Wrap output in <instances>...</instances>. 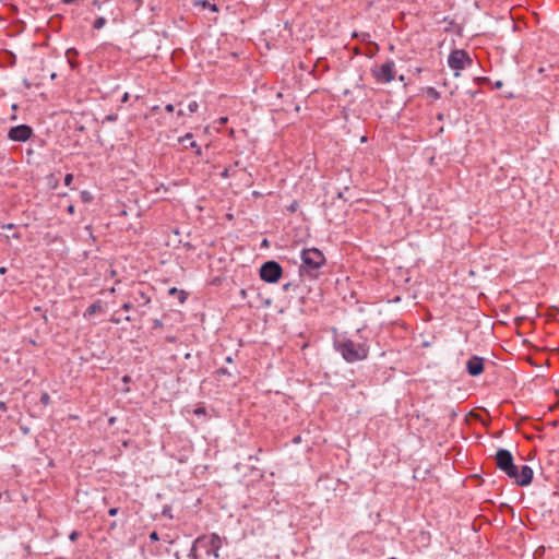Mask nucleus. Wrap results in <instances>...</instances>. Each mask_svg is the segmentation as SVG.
I'll return each instance as SVG.
<instances>
[{"mask_svg":"<svg viewBox=\"0 0 559 559\" xmlns=\"http://www.w3.org/2000/svg\"><path fill=\"white\" fill-rule=\"evenodd\" d=\"M495 460L497 467L509 478L513 479L518 486L524 487L532 483L533 469L528 465H522L519 471L509 450L499 449L496 453Z\"/></svg>","mask_w":559,"mask_h":559,"instance_id":"obj_1","label":"nucleus"},{"mask_svg":"<svg viewBox=\"0 0 559 559\" xmlns=\"http://www.w3.org/2000/svg\"><path fill=\"white\" fill-rule=\"evenodd\" d=\"M336 352L341 354L346 362L353 364L368 357L369 347L365 343H356L350 338H337L334 342Z\"/></svg>","mask_w":559,"mask_h":559,"instance_id":"obj_2","label":"nucleus"},{"mask_svg":"<svg viewBox=\"0 0 559 559\" xmlns=\"http://www.w3.org/2000/svg\"><path fill=\"white\" fill-rule=\"evenodd\" d=\"M300 258V275L312 280L317 278L320 274V269L325 264V257L323 253L317 248H308L301 251Z\"/></svg>","mask_w":559,"mask_h":559,"instance_id":"obj_3","label":"nucleus"},{"mask_svg":"<svg viewBox=\"0 0 559 559\" xmlns=\"http://www.w3.org/2000/svg\"><path fill=\"white\" fill-rule=\"evenodd\" d=\"M195 539L197 546L200 547L201 552L204 555V559L210 556L216 559L219 558V549L222 548L223 540L216 533L201 535Z\"/></svg>","mask_w":559,"mask_h":559,"instance_id":"obj_4","label":"nucleus"},{"mask_svg":"<svg viewBox=\"0 0 559 559\" xmlns=\"http://www.w3.org/2000/svg\"><path fill=\"white\" fill-rule=\"evenodd\" d=\"M448 64L455 71L454 75L459 76L461 70L472 64V59L465 50L455 49L449 55Z\"/></svg>","mask_w":559,"mask_h":559,"instance_id":"obj_5","label":"nucleus"},{"mask_svg":"<svg viewBox=\"0 0 559 559\" xmlns=\"http://www.w3.org/2000/svg\"><path fill=\"white\" fill-rule=\"evenodd\" d=\"M371 74L378 83L388 84L395 78V63L393 60H388L380 67H373Z\"/></svg>","mask_w":559,"mask_h":559,"instance_id":"obj_6","label":"nucleus"},{"mask_svg":"<svg viewBox=\"0 0 559 559\" xmlns=\"http://www.w3.org/2000/svg\"><path fill=\"white\" fill-rule=\"evenodd\" d=\"M282 274L283 269L276 261H267L260 267V277L266 283H277Z\"/></svg>","mask_w":559,"mask_h":559,"instance_id":"obj_7","label":"nucleus"},{"mask_svg":"<svg viewBox=\"0 0 559 559\" xmlns=\"http://www.w3.org/2000/svg\"><path fill=\"white\" fill-rule=\"evenodd\" d=\"M131 297L135 304V310L140 313V316H144L146 313L145 308L151 304V296L147 290H144L142 286L135 287Z\"/></svg>","mask_w":559,"mask_h":559,"instance_id":"obj_8","label":"nucleus"},{"mask_svg":"<svg viewBox=\"0 0 559 559\" xmlns=\"http://www.w3.org/2000/svg\"><path fill=\"white\" fill-rule=\"evenodd\" d=\"M33 135V129L27 124L12 127L8 132V139L14 142H26Z\"/></svg>","mask_w":559,"mask_h":559,"instance_id":"obj_9","label":"nucleus"},{"mask_svg":"<svg viewBox=\"0 0 559 559\" xmlns=\"http://www.w3.org/2000/svg\"><path fill=\"white\" fill-rule=\"evenodd\" d=\"M467 372L473 376H479L484 371V359L478 356H472L466 362Z\"/></svg>","mask_w":559,"mask_h":559,"instance_id":"obj_10","label":"nucleus"},{"mask_svg":"<svg viewBox=\"0 0 559 559\" xmlns=\"http://www.w3.org/2000/svg\"><path fill=\"white\" fill-rule=\"evenodd\" d=\"M193 135L192 133H187L186 135L179 138V142L185 144L186 142H189V145H186V147H191L195 150L197 155H201L202 151L201 147L197 144L195 141L192 140Z\"/></svg>","mask_w":559,"mask_h":559,"instance_id":"obj_11","label":"nucleus"},{"mask_svg":"<svg viewBox=\"0 0 559 559\" xmlns=\"http://www.w3.org/2000/svg\"><path fill=\"white\" fill-rule=\"evenodd\" d=\"M189 559H204V555L201 552L200 547L197 546V539L192 543L190 551L188 554Z\"/></svg>","mask_w":559,"mask_h":559,"instance_id":"obj_12","label":"nucleus"},{"mask_svg":"<svg viewBox=\"0 0 559 559\" xmlns=\"http://www.w3.org/2000/svg\"><path fill=\"white\" fill-rule=\"evenodd\" d=\"M102 309H103V307H102L100 301H96V302L92 304L91 306H88V308L84 312V317L90 318V317L100 312Z\"/></svg>","mask_w":559,"mask_h":559,"instance_id":"obj_13","label":"nucleus"},{"mask_svg":"<svg viewBox=\"0 0 559 559\" xmlns=\"http://www.w3.org/2000/svg\"><path fill=\"white\" fill-rule=\"evenodd\" d=\"M168 294L170 296H177L180 304H183L187 300V298H188V294L185 290H180V289H178L176 287H171L168 290Z\"/></svg>","mask_w":559,"mask_h":559,"instance_id":"obj_14","label":"nucleus"},{"mask_svg":"<svg viewBox=\"0 0 559 559\" xmlns=\"http://www.w3.org/2000/svg\"><path fill=\"white\" fill-rule=\"evenodd\" d=\"M426 94L429 98L437 100L440 98V93L432 86L426 88Z\"/></svg>","mask_w":559,"mask_h":559,"instance_id":"obj_15","label":"nucleus"},{"mask_svg":"<svg viewBox=\"0 0 559 559\" xmlns=\"http://www.w3.org/2000/svg\"><path fill=\"white\" fill-rule=\"evenodd\" d=\"M106 25V19L104 16H99L97 17L94 23H93V27L95 29H102L104 26Z\"/></svg>","mask_w":559,"mask_h":559,"instance_id":"obj_16","label":"nucleus"},{"mask_svg":"<svg viewBox=\"0 0 559 559\" xmlns=\"http://www.w3.org/2000/svg\"><path fill=\"white\" fill-rule=\"evenodd\" d=\"M200 4L202 5V8H204V9H209V10H211V11H213V12H217V11H218L217 5H216V4H214V3H211V2H210V1H207V0L201 1V2H200Z\"/></svg>","mask_w":559,"mask_h":559,"instance_id":"obj_17","label":"nucleus"},{"mask_svg":"<svg viewBox=\"0 0 559 559\" xmlns=\"http://www.w3.org/2000/svg\"><path fill=\"white\" fill-rule=\"evenodd\" d=\"M80 198L84 203H90L93 200V195L90 191H81Z\"/></svg>","mask_w":559,"mask_h":559,"instance_id":"obj_18","label":"nucleus"},{"mask_svg":"<svg viewBox=\"0 0 559 559\" xmlns=\"http://www.w3.org/2000/svg\"><path fill=\"white\" fill-rule=\"evenodd\" d=\"M199 109V104L195 100H192L188 104V111L189 114H194Z\"/></svg>","mask_w":559,"mask_h":559,"instance_id":"obj_19","label":"nucleus"},{"mask_svg":"<svg viewBox=\"0 0 559 559\" xmlns=\"http://www.w3.org/2000/svg\"><path fill=\"white\" fill-rule=\"evenodd\" d=\"M40 403L44 405V406H47L50 404V395L48 393H43L40 395Z\"/></svg>","mask_w":559,"mask_h":559,"instance_id":"obj_20","label":"nucleus"},{"mask_svg":"<svg viewBox=\"0 0 559 559\" xmlns=\"http://www.w3.org/2000/svg\"><path fill=\"white\" fill-rule=\"evenodd\" d=\"M72 181H73V175L72 174H67L66 177H64V185L67 187H70Z\"/></svg>","mask_w":559,"mask_h":559,"instance_id":"obj_21","label":"nucleus"},{"mask_svg":"<svg viewBox=\"0 0 559 559\" xmlns=\"http://www.w3.org/2000/svg\"><path fill=\"white\" fill-rule=\"evenodd\" d=\"M133 308H134L133 304H132V302H129V301H128V302H124V304L122 305V309H123L124 311H130V310H131V309H133Z\"/></svg>","mask_w":559,"mask_h":559,"instance_id":"obj_22","label":"nucleus"},{"mask_svg":"<svg viewBox=\"0 0 559 559\" xmlns=\"http://www.w3.org/2000/svg\"><path fill=\"white\" fill-rule=\"evenodd\" d=\"M150 539H151L152 542H157V540L159 539V536H158L157 532H155V531H154V532H152V533L150 534Z\"/></svg>","mask_w":559,"mask_h":559,"instance_id":"obj_23","label":"nucleus"},{"mask_svg":"<svg viewBox=\"0 0 559 559\" xmlns=\"http://www.w3.org/2000/svg\"><path fill=\"white\" fill-rule=\"evenodd\" d=\"M118 511H119V510H118V508H110V509L108 510V514H109L110 516H115V515H117Z\"/></svg>","mask_w":559,"mask_h":559,"instance_id":"obj_24","label":"nucleus"},{"mask_svg":"<svg viewBox=\"0 0 559 559\" xmlns=\"http://www.w3.org/2000/svg\"><path fill=\"white\" fill-rule=\"evenodd\" d=\"M129 97H130L129 93H128V92H126V93L122 95V97H121V103H127V102L129 100Z\"/></svg>","mask_w":559,"mask_h":559,"instance_id":"obj_25","label":"nucleus"},{"mask_svg":"<svg viewBox=\"0 0 559 559\" xmlns=\"http://www.w3.org/2000/svg\"><path fill=\"white\" fill-rule=\"evenodd\" d=\"M165 109L168 112H173L174 111V105L173 104H168V105L165 106Z\"/></svg>","mask_w":559,"mask_h":559,"instance_id":"obj_26","label":"nucleus"},{"mask_svg":"<svg viewBox=\"0 0 559 559\" xmlns=\"http://www.w3.org/2000/svg\"><path fill=\"white\" fill-rule=\"evenodd\" d=\"M67 211H68V213H69V214H71V215H72V214H74V211H75L74 205L70 204V205L68 206Z\"/></svg>","mask_w":559,"mask_h":559,"instance_id":"obj_27","label":"nucleus"},{"mask_svg":"<svg viewBox=\"0 0 559 559\" xmlns=\"http://www.w3.org/2000/svg\"><path fill=\"white\" fill-rule=\"evenodd\" d=\"M8 407L4 402H0V412H7Z\"/></svg>","mask_w":559,"mask_h":559,"instance_id":"obj_28","label":"nucleus"},{"mask_svg":"<svg viewBox=\"0 0 559 559\" xmlns=\"http://www.w3.org/2000/svg\"><path fill=\"white\" fill-rule=\"evenodd\" d=\"M227 121H228V118H227V117H221V118L218 119L219 124H225Z\"/></svg>","mask_w":559,"mask_h":559,"instance_id":"obj_29","label":"nucleus"},{"mask_svg":"<svg viewBox=\"0 0 559 559\" xmlns=\"http://www.w3.org/2000/svg\"><path fill=\"white\" fill-rule=\"evenodd\" d=\"M163 325L162 321L160 320H155L154 321V328H160Z\"/></svg>","mask_w":559,"mask_h":559,"instance_id":"obj_30","label":"nucleus"},{"mask_svg":"<svg viewBox=\"0 0 559 559\" xmlns=\"http://www.w3.org/2000/svg\"><path fill=\"white\" fill-rule=\"evenodd\" d=\"M110 321H111L112 323H115V324H119V323H120V320H119V319H117V318H115V317H112V318L110 319Z\"/></svg>","mask_w":559,"mask_h":559,"instance_id":"obj_31","label":"nucleus"},{"mask_svg":"<svg viewBox=\"0 0 559 559\" xmlns=\"http://www.w3.org/2000/svg\"><path fill=\"white\" fill-rule=\"evenodd\" d=\"M78 536V533L76 532H72L71 535H70V539L71 540H74Z\"/></svg>","mask_w":559,"mask_h":559,"instance_id":"obj_32","label":"nucleus"},{"mask_svg":"<svg viewBox=\"0 0 559 559\" xmlns=\"http://www.w3.org/2000/svg\"><path fill=\"white\" fill-rule=\"evenodd\" d=\"M501 86H502V82H501V81H497V82L495 83V87H496V88H500Z\"/></svg>","mask_w":559,"mask_h":559,"instance_id":"obj_33","label":"nucleus"},{"mask_svg":"<svg viewBox=\"0 0 559 559\" xmlns=\"http://www.w3.org/2000/svg\"><path fill=\"white\" fill-rule=\"evenodd\" d=\"M367 38H369V34L364 33V34L361 35V39H362V40H367Z\"/></svg>","mask_w":559,"mask_h":559,"instance_id":"obj_34","label":"nucleus"},{"mask_svg":"<svg viewBox=\"0 0 559 559\" xmlns=\"http://www.w3.org/2000/svg\"><path fill=\"white\" fill-rule=\"evenodd\" d=\"M107 119L110 120V121H115L117 119V117L111 115V116H108Z\"/></svg>","mask_w":559,"mask_h":559,"instance_id":"obj_35","label":"nucleus"},{"mask_svg":"<svg viewBox=\"0 0 559 559\" xmlns=\"http://www.w3.org/2000/svg\"><path fill=\"white\" fill-rule=\"evenodd\" d=\"M421 535H423V537H425L427 540H429V538H430V537H429V534H428V533L423 532V533H421Z\"/></svg>","mask_w":559,"mask_h":559,"instance_id":"obj_36","label":"nucleus"},{"mask_svg":"<svg viewBox=\"0 0 559 559\" xmlns=\"http://www.w3.org/2000/svg\"><path fill=\"white\" fill-rule=\"evenodd\" d=\"M177 115H178L179 117H181V116H183V115H185V112H183L182 110H178Z\"/></svg>","mask_w":559,"mask_h":559,"instance_id":"obj_37","label":"nucleus"},{"mask_svg":"<svg viewBox=\"0 0 559 559\" xmlns=\"http://www.w3.org/2000/svg\"><path fill=\"white\" fill-rule=\"evenodd\" d=\"M126 321L131 322L132 318L128 316V317H126Z\"/></svg>","mask_w":559,"mask_h":559,"instance_id":"obj_38","label":"nucleus"},{"mask_svg":"<svg viewBox=\"0 0 559 559\" xmlns=\"http://www.w3.org/2000/svg\"><path fill=\"white\" fill-rule=\"evenodd\" d=\"M240 294H241V296H246V290H245V289H241V290H240Z\"/></svg>","mask_w":559,"mask_h":559,"instance_id":"obj_39","label":"nucleus"},{"mask_svg":"<svg viewBox=\"0 0 559 559\" xmlns=\"http://www.w3.org/2000/svg\"><path fill=\"white\" fill-rule=\"evenodd\" d=\"M0 273H2V274L5 273V267H1Z\"/></svg>","mask_w":559,"mask_h":559,"instance_id":"obj_40","label":"nucleus"},{"mask_svg":"<svg viewBox=\"0 0 559 559\" xmlns=\"http://www.w3.org/2000/svg\"><path fill=\"white\" fill-rule=\"evenodd\" d=\"M226 361H227V362H231V361H233V360H231V357H227V358H226Z\"/></svg>","mask_w":559,"mask_h":559,"instance_id":"obj_41","label":"nucleus"},{"mask_svg":"<svg viewBox=\"0 0 559 559\" xmlns=\"http://www.w3.org/2000/svg\"><path fill=\"white\" fill-rule=\"evenodd\" d=\"M219 372L227 373L226 369H221Z\"/></svg>","mask_w":559,"mask_h":559,"instance_id":"obj_42","label":"nucleus"},{"mask_svg":"<svg viewBox=\"0 0 559 559\" xmlns=\"http://www.w3.org/2000/svg\"><path fill=\"white\" fill-rule=\"evenodd\" d=\"M128 379H129V377H127V376H126V377L123 378V381H124V382H128Z\"/></svg>","mask_w":559,"mask_h":559,"instance_id":"obj_43","label":"nucleus"},{"mask_svg":"<svg viewBox=\"0 0 559 559\" xmlns=\"http://www.w3.org/2000/svg\"><path fill=\"white\" fill-rule=\"evenodd\" d=\"M168 341H169V342H174V341H175V338H174V337H169V338H168Z\"/></svg>","mask_w":559,"mask_h":559,"instance_id":"obj_44","label":"nucleus"}]
</instances>
